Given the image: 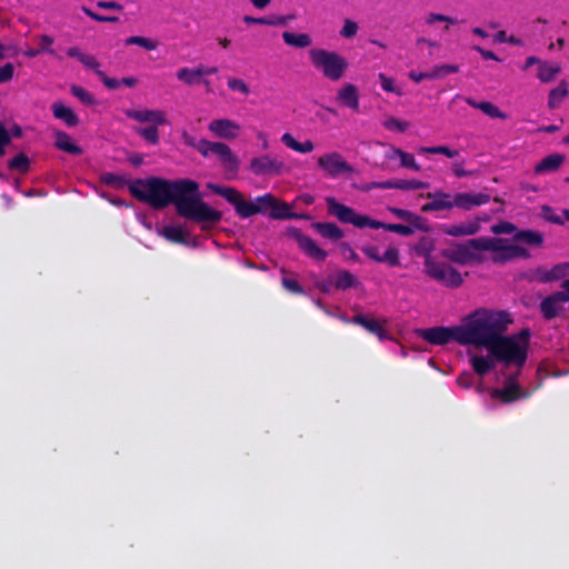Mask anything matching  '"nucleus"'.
<instances>
[{
	"label": "nucleus",
	"instance_id": "obj_21",
	"mask_svg": "<svg viewBox=\"0 0 569 569\" xmlns=\"http://www.w3.org/2000/svg\"><path fill=\"white\" fill-rule=\"evenodd\" d=\"M385 158L389 161L398 160L399 167L401 168L410 169L417 172L421 170L420 164L416 161L415 156L412 153L406 152L395 146L388 147V149L385 152Z\"/></svg>",
	"mask_w": 569,
	"mask_h": 569
},
{
	"label": "nucleus",
	"instance_id": "obj_8",
	"mask_svg": "<svg viewBox=\"0 0 569 569\" xmlns=\"http://www.w3.org/2000/svg\"><path fill=\"white\" fill-rule=\"evenodd\" d=\"M249 170L254 176H281L291 171V166L270 153L251 158Z\"/></svg>",
	"mask_w": 569,
	"mask_h": 569
},
{
	"label": "nucleus",
	"instance_id": "obj_59",
	"mask_svg": "<svg viewBox=\"0 0 569 569\" xmlns=\"http://www.w3.org/2000/svg\"><path fill=\"white\" fill-rule=\"evenodd\" d=\"M97 74L100 77L104 86L109 89H117L121 84L120 80L107 77L106 73L101 70H97Z\"/></svg>",
	"mask_w": 569,
	"mask_h": 569
},
{
	"label": "nucleus",
	"instance_id": "obj_53",
	"mask_svg": "<svg viewBox=\"0 0 569 569\" xmlns=\"http://www.w3.org/2000/svg\"><path fill=\"white\" fill-rule=\"evenodd\" d=\"M458 70H459L458 66H455V64H440V66H436L431 70V77H432V79H438V78H442L450 73H456V72H458Z\"/></svg>",
	"mask_w": 569,
	"mask_h": 569
},
{
	"label": "nucleus",
	"instance_id": "obj_13",
	"mask_svg": "<svg viewBox=\"0 0 569 569\" xmlns=\"http://www.w3.org/2000/svg\"><path fill=\"white\" fill-rule=\"evenodd\" d=\"M209 132L221 140H236L240 137L242 127L229 118H216L208 123Z\"/></svg>",
	"mask_w": 569,
	"mask_h": 569
},
{
	"label": "nucleus",
	"instance_id": "obj_54",
	"mask_svg": "<svg viewBox=\"0 0 569 569\" xmlns=\"http://www.w3.org/2000/svg\"><path fill=\"white\" fill-rule=\"evenodd\" d=\"M358 189L363 192H369L373 189H393V179L387 181H373L369 183H363L359 186Z\"/></svg>",
	"mask_w": 569,
	"mask_h": 569
},
{
	"label": "nucleus",
	"instance_id": "obj_46",
	"mask_svg": "<svg viewBox=\"0 0 569 569\" xmlns=\"http://www.w3.org/2000/svg\"><path fill=\"white\" fill-rule=\"evenodd\" d=\"M137 132L140 137H142L149 143H151L153 146L159 143L158 126H149V127H144V128H139V129H137Z\"/></svg>",
	"mask_w": 569,
	"mask_h": 569
},
{
	"label": "nucleus",
	"instance_id": "obj_19",
	"mask_svg": "<svg viewBox=\"0 0 569 569\" xmlns=\"http://www.w3.org/2000/svg\"><path fill=\"white\" fill-rule=\"evenodd\" d=\"M218 71L216 67L181 68L177 71V78L181 82L192 86L198 84L204 74H213Z\"/></svg>",
	"mask_w": 569,
	"mask_h": 569
},
{
	"label": "nucleus",
	"instance_id": "obj_48",
	"mask_svg": "<svg viewBox=\"0 0 569 569\" xmlns=\"http://www.w3.org/2000/svg\"><path fill=\"white\" fill-rule=\"evenodd\" d=\"M382 126L393 132H403L409 128V122L390 117L382 122Z\"/></svg>",
	"mask_w": 569,
	"mask_h": 569
},
{
	"label": "nucleus",
	"instance_id": "obj_51",
	"mask_svg": "<svg viewBox=\"0 0 569 569\" xmlns=\"http://www.w3.org/2000/svg\"><path fill=\"white\" fill-rule=\"evenodd\" d=\"M379 262L388 263L389 266H398L399 264V251L398 249L390 247L383 252H381Z\"/></svg>",
	"mask_w": 569,
	"mask_h": 569
},
{
	"label": "nucleus",
	"instance_id": "obj_20",
	"mask_svg": "<svg viewBox=\"0 0 569 569\" xmlns=\"http://www.w3.org/2000/svg\"><path fill=\"white\" fill-rule=\"evenodd\" d=\"M426 197L431 201L422 206L421 209L425 212L450 210L455 208V194L437 191L435 193H428Z\"/></svg>",
	"mask_w": 569,
	"mask_h": 569
},
{
	"label": "nucleus",
	"instance_id": "obj_57",
	"mask_svg": "<svg viewBox=\"0 0 569 569\" xmlns=\"http://www.w3.org/2000/svg\"><path fill=\"white\" fill-rule=\"evenodd\" d=\"M11 136L3 126V123L0 122V156L4 154L6 147L10 143Z\"/></svg>",
	"mask_w": 569,
	"mask_h": 569
},
{
	"label": "nucleus",
	"instance_id": "obj_42",
	"mask_svg": "<svg viewBox=\"0 0 569 569\" xmlns=\"http://www.w3.org/2000/svg\"><path fill=\"white\" fill-rule=\"evenodd\" d=\"M227 86L231 91L238 92L244 97L250 94V87L240 78L229 77L227 79Z\"/></svg>",
	"mask_w": 569,
	"mask_h": 569
},
{
	"label": "nucleus",
	"instance_id": "obj_39",
	"mask_svg": "<svg viewBox=\"0 0 569 569\" xmlns=\"http://www.w3.org/2000/svg\"><path fill=\"white\" fill-rule=\"evenodd\" d=\"M234 209L242 218H249L260 210V208H256V202L246 201L243 197H241L238 203H236Z\"/></svg>",
	"mask_w": 569,
	"mask_h": 569
},
{
	"label": "nucleus",
	"instance_id": "obj_26",
	"mask_svg": "<svg viewBox=\"0 0 569 569\" xmlns=\"http://www.w3.org/2000/svg\"><path fill=\"white\" fill-rule=\"evenodd\" d=\"M297 242L299 248L310 258L317 261H323L327 252L321 249L310 237L298 234Z\"/></svg>",
	"mask_w": 569,
	"mask_h": 569
},
{
	"label": "nucleus",
	"instance_id": "obj_41",
	"mask_svg": "<svg viewBox=\"0 0 569 569\" xmlns=\"http://www.w3.org/2000/svg\"><path fill=\"white\" fill-rule=\"evenodd\" d=\"M9 168L20 173H26L29 171L30 160L26 154L19 153L9 161Z\"/></svg>",
	"mask_w": 569,
	"mask_h": 569
},
{
	"label": "nucleus",
	"instance_id": "obj_63",
	"mask_svg": "<svg viewBox=\"0 0 569 569\" xmlns=\"http://www.w3.org/2000/svg\"><path fill=\"white\" fill-rule=\"evenodd\" d=\"M19 53V49L14 46H4L0 43V59L14 57Z\"/></svg>",
	"mask_w": 569,
	"mask_h": 569
},
{
	"label": "nucleus",
	"instance_id": "obj_62",
	"mask_svg": "<svg viewBox=\"0 0 569 569\" xmlns=\"http://www.w3.org/2000/svg\"><path fill=\"white\" fill-rule=\"evenodd\" d=\"M363 253L373 261L379 262L381 250L375 246H367L362 249Z\"/></svg>",
	"mask_w": 569,
	"mask_h": 569
},
{
	"label": "nucleus",
	"instance_id": "obj_64",
	"mask_svg": "<svg viewBox=\"0 0 569 569\" xmlns=\"http://www.w3.org/2000/svg\"><path fill=\"white\" fill-rule=\"evenodd\" d=\"M80 62L83 63L86 67L91 68L96 71L99 70L100 64L97 61V59L91 54L83 53V56L80 59Z\"/></svg>",
	"mask_w": 569,
	"mask_h": 569
},
{
	"label": "nucleus",
	"instance_id": "obj_45",
	"mask_svg": "<svg viewBox=\"0 0 569 569\" xmlns=\"http://www.w3.org/2000/svg\"><path fill=\"white\" fill-rule=\"evenodd\" d=\"M419 153H431V154H443L448 158H455L458 156L457 150H452L446 146H437V147H420L418 149Z\"/></svg>",
	"mask_w": 569,
	"mask_h": 569
},
{
	"label": "nucleus",
	"instance_id": "obj_60",
	"mask_svg": "<svg viewBox=\"0 0 569 569\" xmlns=\"http://www.w3.org/2000/svg\"><path fill=\"white\" fill-rule=\"evenodd\" d=\"M214 141H209L206 139H201L198 141L196 149L203 156L209 157L211 154V146Z\"/></svg>",
	"mask_w": 569,
	"mask_h": 569
},
{
	"label": "nucleus",
	"instance_id": "obj_36",
	"mask_svg": "<svg viewBox=\"0 0 569 569\" xmlns=\"http://www.w3.org/2000/svg\"><path fill=\"white\" fill-rule=\"evenodd\" d=\"M568 83L561 81L559 86L549 92L548 106L550 109H556L560 106L562 100L568 96Z\"/></svg>",
	"mask_w": 569,
	"mask_h": 569
},
{
	"label": "nucleus",
	"instance_id": "obj_35",
	"mask_svg": "<svg viewBox=\"0 0 569 569\" xmlns=\"http://www.w3.org/2000/svg\"><path fill=\"white\" fill-rule=\"evenodd\" d=\"M208 188L212 190L214 193L223 197L229 203L236 207V203L242 197L236 189L230 187H222L214 183H208Z\"/></svg>",
	"mask_w": 569,
	"mask_h": 569
},
{
	"label": "nucleus",
	"instance_id": "obj_14",
	"mask_svg": "<svg viewBox=\"0 0 569 569\" xmlns=\"http://www.w3.org/2000/svg\"><path fill=\"white\" fill-rule=\"evenodd\" d=\"M457 326L453 327H433L428 329H419L417 335L431 345L442 346L450 341L459 343Z\"/></svg>",
	"mask_w": 569,
	"mask_h": 569
},
{
	"label": "nucleus",
	"instance_id": "obj_15",
	"mask_svg": "<svg viewBox=\"0 0 569 569\" xmlns=\"http://www.w3.org/2000/svg\"><path fill=\"white\" fill-rule=\"evenodd\" d=\"M126 116L140 123H149L150 126H164L168 123L167 112L159 109H128Z\"/></svg>",
	"mask_w": 569,
	"mask_h": 569
},
{
	"label": "nucleus",
	"instance_id": "obj_10",
	"mask_svg": "<svg viewBox=\"0 0 569 569\" xmlns=\"http://www.w3.org/2000/svg\"><path fill=\"white\" fill-rule=\"evenodd\" d=\"M317 168L325 177L336 179L342 174L351 173L352 167L346 161L343 156L337 151L322 153L317 158Z\"/></svg>",
	"mask_w": 569,
	"mask_h": 569
},
{
	"label": "nucleus",
	"instance_id": "obj_1",
	"mask_svg": "<svg viewBox=\"0 0 569 569\" xmlns=\"http://www.w3.org/2000/svg\"><path fill=\"white\" fill-rule=\"evenodd\" d=\"M459 343L469 346L470 362L479 379L476 390L486 409L495 410L498 402L497 375L492 383L487 376L498 363V312L479 309L463 318L457 326Z\"/></svg>",
	"mask_w": 569,
	"mask_h": 569
},
{
	"label": "nucleus",
	"instance_id": "obj_52",
	"mask_svg": "<svg viewBox=\"0 0 569 569\" xmlns=\"http://www.w3.org/2000/svg\"><path fill=\"white\" fill-rule=\"evenodd\" d=\"M359 31V24L350 19H346L340 30V36L345 39L353 38Z\"/></svg>",
	"mask_w": 569,
	"mask_h": 569
},
{
	"label": "nucleus",
	"instance_id": "obj_43",
	"mask_svg": "<svg viewBox=\"0 0 569 569\" xmlns=\"http://www.w3.org/2000/svg\"><path fill=\"white\" fill-rule=\"evenodd\" d=\"M378 78L382 90L386 92H391L399 97L403 94L402 89L396 83L395 79L386 76L385 73H379Z\"/></svg>",
	"mask_w": 569,
	"mask_h": 569
},
{
	"label": "nucleus",
	"instance_id": "obj_18",
	"mask_svg": "<svg viewBox=\"0 0 569 569\" xmlns=\"http://www.w3.org/2000/svg\"><path fill=\"white\" fill-rule=\"evenodd\" d=\"M566 302L567 300L565 295L560 291L553 292L546 297L540 303V311L543 318L547 320L556 318L563 309L562 305Z\"/></svg>",
	"mask_w": 569,
	"mask_h": 569
},
{
	"label": "nucleus",
	"instance_id": "obj_6",
	"mask_svg": "<svg viewBox=\"0 0 569 569\" xmlns=\"http://www.w3.org/2000/svg\"><path fill=\"white\" fill-rule=\"evenodd\" d=\"M311 66L330 81H339L348 70L349 62L340 53L322 48L308 51Z\"/></svg>",
	"mask_w": 569,
	"mask_h": 569
},
{
	"label": "nucleus",
	"instance_id": "obj_38",
	"mask_svg": "<svg viewBox=\"0 0 569 569\" xmlns=\"http://www.w3.org/2000/svg\"><path fill=\"white\" fill-rule=\"evenodd\" d=\"M389 211L408 223H413L416 227H422L423 219L409 210L391 207L389 208Z\"/></svg>",
	"mask_w": 569,
	"mask_h": 569
},
{
	"label": "nucleus",
	"instance_id": "obj_47",
	"mask_svg": "<svg viewBox=\"0 0 569 569\" xmlns=\"http://www.w3.org/2000/svg\"><path fill=\"white\" fill-rule=\"evenodd\" d=\"M127 44H136L144 48L146 50H154L158 48V42L150 38L140 36H132L126 39Z\"/></svg>",
	"mask_w": 569,
	"mask_h": 569
},
{
	"label": "nucleus",
	"instance_id": "obj_28",
	"mask_svg": "<svg viewBox=\"0 0 569 569\" xmlns=\"http://www.w3.org/2000/svg\"><path fill=\"white\" fill-rule=\"evenodd\" d=\"M569 274V263L562 262L553 266L550 270H537L538 280L541 282H550L559 280Z\"/></svg>",
	"mask_w": 569,
	"mask_h": 569
},
{
	"label": "nucleus",
	"instance_id": "obj_32",
	"mask_svg": "<svg viewBox=\"0 0 569 569\" xmlns=\"http://www.w3.org/2000/svg\"><path fill=\"white\" fill-rule=\"evenodd\" d=\"M565 157L558 153H553L545 157L540 162H538L535 167V171L537 173L546 172V171H555L557 170L561 163L563 162Z\"/></svg>",
	"mask_w": 569,
	"mask_h": 569
},
{
	"label": "nucleus",
	"instance_id": "obj_27",
	"mask_svg": "<svg viewBox=\"0 0 569 569\" xmlns=\"http://www.w3.org/2000/svg\"><path fill=\"white\" fill-rule=\"evenodd\" d=\"M352 322L360 325L369 332L377 335L381 341L389 339V336L383 329L382 323L375 318H370L365 315H357L352 318Z\"/></svg>",
	"mask_w": 569,
	"mask_h": 569
},
{
	"label": "nucleus",
	"instance_id": "obj_2",
	"mask_svg": "<svg viewBox=\"0 0 569 569\" xmlns=\"http://www.w3.org/2000/svg\"><path fill=\"white\" fill-rule=\"evenodd\" d=\"M129 189L137 199L157 209L173 203L181 217L201 223L203 229L221 219L219 211L201 200L194 181L168 182L158 178L140 179L133 181Z\"/></svg>",
	"mask_w": 569,
	"mask_h": 569
},
{
	"label": "nucleus",
	"instance_id": "obj_23",
	"mask_svg": "<svg viewBox=\"0 0 569 569\" xmlns=\"http://www.w3.org/2000/svg\"><path fill=\"white\" fill-rule=\"evenodd\" d=\"M157 232L169 241L183 244L188 243L191 237L184 224H166L157 228Z\"/></svg>",
	"mask_w": 569,
	"mask_h": 569
},
{
	"label": "nucleus",
	"instance_id": "obj_58",
	"mask_svg": "<svg viewBox=\"0 0 569 569\" xmlns=\"http://www.w3.org/2000/svg\"><path fill=\"white\" fill-rule=\"evenodd\" d=\"M282 286L286 288V290L293 292V293H302L303 292L301 286L295 279H291V278H287V277L282 278Z\"/></svg>",
	"mask_w": 569,
	"mask_h": 569
},
{
	"label": "nucleus",
	"instance_id": "obj_11",
	"mask_svg": "<svg viewBox=\"0 0 569 569\" xmlns=\"http://www.w3.org/2000/svg\"><path fill=\"white\" fill-rule=\"evenodd\" d=\"M425 267L431 278L448 287H458L462 282L461 274L455 268L431 257L426 258Z\"/></svg>",
	"mask_w": 569,
	"mask_h": 569
},
{
	"label": "nucleus",
	"instance_id": "obj_40",
	"mask_svg": "<svg viewBox=\"0 0 569 569\" xmlns=\"http://www.w3.org/2000/svg\"><path fill=\"white\" fill-rule=\"evenodd\" d=\"M333 284L338 289H348L356 284V278L349 271H339L333 279Z\"/></svg>",
	"mask_w": 569,
	"mask_h": 569
},
{
	"label": "nucleus",
	"instance_id": "obj_37",
	"mask_svg": "<svg viewBox=\"0 0 569 569\" xmlns=\"http://www.w3.org/2000/svg\"><path fill=\"white\" fill-rule=\"evenodd\" d=\"M427 188H429L428 182H423L417 179H393V189L409 191Z\"/></svg>",
	"mask_w": 569,
	"mask_h": 569
},
{
	"label": "nucleus",
	"instance_id": "obj_49",
	"mask_svg": "<svg viewBox=\"0 0 569 569\" xmlns=\"http://www.w3.org/2000/svg\"><path fill=\"white\" fill-rule=\"evenodd\" d=\"M466 101L468 104L480 109L482 112H485L486 114H488L492 118L498 117V108L490 102H476L475 100H472L470 98H467Z\"/></svg>",
	"mask_w": 569,
	"mask_h": 569
},
{
	"label": "nucleus",
	"instance_id": "obj_24",
	"mask_svg": "<svg viewBox=\"0 0 569 569\" xmlns=\"http://www.w3.org/2000/svg\"><path fill=\"white\" fill-rule=\"evenodd\" d=\"M441 230L452 237L472 236L480 230V226L478 220H470L457 224H443Z\"/></svg>",
	"mask_w": 569,
	"mask_h": 569
},
{
	"label": "nucleus",
	"instance_id": "obj_25",
	"mask_svg": "<svg viewBox=\"0 0 569 569\" xmlns=\"http://www.w3.org/2000/svg\"><path fill=\"white\" fill-rule=\"evenodd\" d=\"M280 142L286 148L302 154L311 153L316 148L312 140L306 139L303 141H299L290 132L282 133L280 137Z\"/></svg>",
	"mask_w": 569,
	"mask_h": 569
},
{
	"label": "nucleus",
	"instance_id": "obj_61",
	"mask_svg": "<svg viewBox=\"0 0 569 569\" xmlns=\"http://www.w3.org/2000/svg\"><path fill=\"white\" fill-rule=\"evenodd\" d=\"M13 64L7 63L3 67H0V82H7L13 77Z\"/></svg>",
	"mask_w": 569,
	"mask_h": 569
},
{
	"label": "nucleus",
	"instance_id": "obj_16",
	"mask_svg": "<svg viewBox=\"0 0 569 569\" xmlns=\"http://www.w3.org/2000/svg\"><path fill=\"white\" fill-rule=\"evenodd\" d=\"M211 154L218 157L221 164L231 172H236L239 168V159L231 148L221 141H214L211 146Z\"/></svg>",
	"mask_w": 569,
	"mask_h": 569
},
{
	"label": "nucleus",
	"instance_id": "obj_33",
	"mask_svg": "<svg viewBox=\"0 0 569 569\" xmlns=\"http://www.w3.org/2000/svg\"><path fill=\"white\" fill-rule=\"evenodd\" d=\"M282 38L286 44L296 48H307L312 43V39L308 33H295L286 31L283 32Z\"/></svg>",
	"mask_w": 569,
	"mask_h": 569
},
{
	"label": "nucleus",
	"instance_id": "obj_5",
	"mask_svg": "<svg viewBox=\"0 0 569 569\" xmlns=\"http://www.w3.org/2000/svg\"><path fill=\"white\" fill-rule=\"evenodd\" d=\"M530 337L529 328H522L511 336L500 335V371L515 368L513 371L521 373L528 359Z\"/></svg>",
	"mask_w": 569,
	"mask_h": 569
},
{
	"label": "nucleus",
	"instance_id": "obj_31",
	"mask_svg": "<svg viewBox=\"0 0 569 569\" xmlns=\"http://www.w3.org/2000/svg\"><path fill=\"white\" fill-rule=\"evenodd\" d=\"M312 227L325 238L339 240L343 237V231L331 222H316Z\"/></svg>",
	"mask_w": 569,
	"mask_h": 569
},
{
	"label": "nucleus",
	"instance_id": "obj_56",
	"mask_svg": "<svg viewBox=\"0 0 569 569\" xmlns=\"http://www.w3.org/2000/svg\"><path fill=\"white\" fill-rule=\"evenodd\" d=\"M53 38L47 34H42L40 37V47L39 50H41V53H49L52 56H56L54 50L51 48L53 43Z\"/></svg>",
	"mask_w": 569,
	"mask_h": 569
},
{
	"label": "nucleus",
	"instance_id": "obj_7",
	"mask_svg": "<svg viewBox=\"0 0 569 569\" xmlns=\"http://www.w3.org/2000/svg\"><path fill=\"white\" fill-rule=\"evenodd\" d=\"M481 251H498V240L487 237L471 239L465 243L446 249L443 256L456 262L467 263L473 259H478Z\"/></svg>",
	"mask_w": 569,
	"mask_h": 569
},
{
	"label": "nucleus",
	"instance_id": "obj_44",
	"mask_svg": "<svg viewBox=\"0 0 569 569\" xmlns=\"http://www.w3.org/2000/svg\"><path fill=\"white\" fill-rule=\"evenodd\" d=\"M437 22H445L446 23L445 30H448L449 26L455 24L457 21L449 16L435 13V12H429L428 14L425 16V23L427 26L432 27Z\"/></svg>",
	"mask_w": 569,
	"mask_h": 569
},
{
	"label": "nucleus",
	"instance_id": "obj_55",
	"mask_svg": "<svg viewBox=\"0 0 569 569\" xmlns=\"http://www.w3.org/2000/svg\"><path fill=\"white\" fill-rule=\"evenodd\" d=\"M82 11L88 16L90 17L91 19L96 20V21H99V22H118L119 21V18L118 17H113V16H101V14H98L96 12H93L92 10H90L89 8H86L83 7L82 8Z\"/></svg>",
	"mask_w": 569,
	"mask_h": 569
},
{
	"label": "nucleus",
	"instance_id": "obj_22",
	"mask_svg": "<svg viewBox=\"0 0 569 569\" xmlns=\"http://www.w3.org/2000/svg\"><path fill=\"white\" fill-rule=\"evenodd\" d=\"M490 200L489 194L485 192H477V193H470V192H461L455 194V208L463 209V210H470L475 207L482 206L487 203Z\"/></svg>",
	"mask_w": 569,
	"mask_h": 569
},
{
	"label": "nucleus",
	"instance_id": "obj_9",
	"mask_svg": "<svg viewBox=\"0 0 569 569\" xmlns=\"http://www.w3.org/2000/svg\"><path fill=\"white\" fill-rule=\"evenodd\" d=\"M520 375L517 371H500V376L505 377L503 386L500 388V403H512L532 396L535 390L523 388L519 383Z\"/></svg>",
	"mask_w": 569,
	"mask_h": 569
},
{
	"label": "nucleus",
	"instance_id": "obj_50",
	"mask_svg": "<svg viewBox=\"0 0 569 569\" xmlns=\"http://www.w3.org/2000/svg\"><path fill=\"white\" fill-rule=\"evenodd\" d=\"M71 92L76 98H78L82 103L87 106H92L96 103L94 97L81 87L73 86L71 88Z\"/></svg>",
	"mask_w": 569,
	"mask_h": 569
},
{
	"label": "nucleus",
	"instance_id": "obj_12",
	"mask_svg": "<svg viewBox=\"0 0 569 569\" xmlns=\"http://www.w3.org/2000/svg\"><path fill=\"white\" fill-rule=\"evenodd\" d=\"M254 202L256 208H260L257 213H268L273 219H288L295 217L289 204L278 201L270 193L258 197Z\"/></svg>",
	"mask_w": 569,
	"mask_h": 569
},
{
	"label": "nucleus",
	"instance_id": "obj_3",
	"mask_svg": "<svg viewBox=\"0 0 569 569\" xmlns=\"http://www.w3.org/2000/svg\"><path fill=\"white\" fill-rule=\"evenodd\" d=\"M502 233H513V236L511 240L500 238V262L529 259L531 254L525 244L539 248L545 242L543 233L531 229L519 230L507 221H500V234Z\"/></svg>",
	"mask_w": 569,
	"mask_h": 569
},
{
	"label": "nucleus",
	"instance_id": "obj_30",
	"mask_svg": "<svg viewBox=\"0 0 569 569\" xmlns=\"http://www.w3.org/2000/svg\"><path fill=\"white\" fill-rule=\"evenodd\" d=\"M52 112L57 119L63 121L69 127H74L79 122V118L74 111L62 102H54L52 104Z\"/></svg>",
	"mask_w": 569,
	"mask_h": 569
},
{
	"label": "nucleus",
	"instance_id": "obj_29",
	"mask_svg": "<svg viewBox=\"0 0 569 569\" xmlns=\"http://www.w3.org/2000/svg\"><path fill=\"white\" fill-rule=\"evenodd\" d=\"M561 72V66L558 62L547 61L540 62L537 69V78L543 82H551Z\"/></svg>",
	"mask_w": 569,
	"mask_h": 569
},
{
	"label": "nucleus",
	"instance_id": "obj_17",
	"mask_svg": "<svg viewBox=\"0 0 569 569\" xmlns=\"http://www.w3.org/2000/svg\"><path fill=\"white\" fill-rule=\"evenodd\" d=\"M336 100L339 104L350 109L353 112L359 111L360 94L357 86L353 83H345L337 91Z\"/></svg>",
	"mask_w": 569,
	"mask_h": 569
},
{
	"label": "nucleus",
	"instance_id": "obj_4",
	"mask_svg": "<svg viewBox=\"0 0 569 569\" xmlns=\"http://www.w3.org/2000/svg\"><path fill=\"white\" fill-rule=\"evenodd\" d=\"M326 203L331 216H335L343 223H351L357 228L383 229L399 233L401 236H410L416 230L425 229L423 223L422 227H416L413 223L400 224L380 222L378 220L371 219L368 216L357 213L353 209L338 202L335 198H327Z\"/></svg>",
	"mask_w": 569,
	"mask_h": 569
},
{
	"label": "nucleus",
	"instance_id": "obj_34",
	"mask_svg": "<svg viewBox=\"0 0 569 569\" xmlns=\"http://www.w3.org/2000/svg\"><path fill=\"white\" fill-rule=\"evenodd\" d=\"M56 146L71 154H80L82 152L81 148L72 142L71 137L62 131L56 133Z\"/></svg>",
	"mask_w": 569,
	"mask_h": 569
}]
</instances>
